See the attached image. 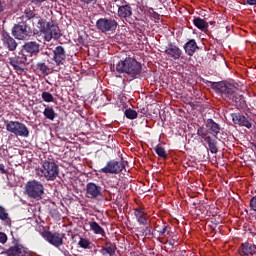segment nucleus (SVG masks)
<instances>
[{
	"label": "nucleus",
	"instance_id": "obj_1",
	"mask_svg": "<svg viewBox=\"0 0 256 256\" xmlns=\"http://www.w3.org/2000/svg\"><path fill=\"white\" fill-rule=\"evenodd\" d=\"M36 27L40 33L44 36V41H51L52 39H59L61 37V30L59 26L53 22H47V20L41 17H35Z\"/></svg>",
	"mask_w": 256,
	"mask_h": 256
},
{
	"label": "nucleus",
	"instance_id": "obj_2",
	"mask_svg": "<svg viewBox=\"0 0 256 256\" xmlns=\"http://www.w3.org/2000/svg\"><path fill=\"white\" fill-rule=\"evenodd\" d=\"M143 66L139 61L133 57H126L124 60H120L116 65V71L118 73H125L130 77H137L141 74Z\"/></svg>",
	"mask_w": 256,
	"mask_h": 256
},
{
	"label": "nucleus",
	"instance_id": "obj_3",
	"mask_svg": "<svg viewBox=\"0 0 256 256\" xmlns=\"http://www.w3.org/2000/svg\"><path fill=\"white\" fill-rule=\"evenodd\" d=\"M37 175L42 179H46V181H55L59 177V165H57L55 159L46 158L37 170Z\"/></svg>",
	"mask_w": 256,
	"mask_h": 256
},
{
	"label": "nucleus",
	"instance_id": "obj_4",
	"mask_svg": "<svg viewBox=\"0 0 256 256\" xmlns=\"http://www.w3.org/2000/svg\"><path fill=\"white\" fill-rule=\"evenodd\" d=\"M213 129H197V135L208 145V149L210 153L215 155L219 153V146H217V137H219V133L213 132Z\"/></svg>",
	"mask_w": 256,
	"mask_h": 256
},
{
	"label": "nucleus",
	"instance_id": "obj_5",
	"mask_svg": "<svg viewBox=\"0 0 256 256\" xmlns=\"http://www.w3.org/2000/svg\"><path fill=\"white\" fill-rule=\"evenodd\" d=\"M127 162L125 161H117V160H109L106 165L99 170V173H104L105 175H119V173H123V171H127L126 169Z\"/></svg>",
	"mask_w": 256,
	"mask_h": 256
},
{
	"label": "nucleus",
	"instance_id": "obj_6",
	"mask_svg": "<svg viewBox=\"0 0 256 256\" xmlns=\"http://www.w3.org/2000/svg\"><path fill=\"white\" fill-rule=\"evenodd\" d=\"M26 195L31 199H41L45 193V187L37 180H31L25 186Z\"/></svg>",
	"mask_w": 256,
	"mask_h": 256
},
{
	"label": "nucleus",
	"instance_id": "obj_7",
	"mask_svg": "<svg viewBox=\"0 0 256 256\" xmlns=\"http://www.w3.org/2000/svg\"><path fill=\"white\" fill-rule=\"evenodd\" d=\"M3 254L7 256H31V251L23 246L18 239L12 238L11 246Z\"/></svg>",
	"mask_w": 256,
	"mask_h": 256
},
{
	"label": "nucleus",
	"instance_id": "obj_8",
	"mask_svg": "<svg viewBox=\"0 0 256 256\" xmlns=\"http://www.w3.org/2000/svg\"><path fill=\"white\" fill-rule=\"evenodd\" d=\"M43 239L50 243V245H53L54 247H61L63 245V237H65V234H61L59 232H51V231H46L44 230L41 233Z\"/></svg>",
	"mask_w": 256,
	"mask_h": 256
},
{
	"label": "nucleus",
	"instance_id": "obj_9",
	"mask_svg": "<svg viewBox=\"0 0 256 256\" xmlns=\"http://www.w3.org/2000/svg\"><path fill=\"white\" fill-rule=\"evenodd\" d=\"M119 23L115 19L100 18L96 22V27L102 33H109V31H115Z\"/></svg>",
	"mask_w": 256,
	"mask_h": 256
},
{
	"label": "nucleus",
	"instance_id": "obj_10",
	"mask_svg": "<svg viewBox=\"0 0 256 256\" xmlns=\"http://www.w3.org/2000/svg\"><path fill=\"white\" fill-rule=\"evenodd\" d=\"M254 239V244L244 242L240 245L238 253L240 256H255L256 255V232H251Z\"/></svg>",
	"mask_w": 256,
	"mask_h": 256
},
{
	"label": "nucleus",
	"instance_id": "obj_11",
	"mask_svg": "<svg viewBox=\"0 0 256 256\" xmlns=\"http://www.w3.org/2000/svg\"><path fill=\"white\" fill-rule=\"evenodd\" d=\"M217 89L225 99H233L237 91V87L231 83L220 82Z\"/></svg>",
	"mask_w": 256,
	"mask_h": 256
},
{
	"label": "nucleus",
	"instance_id": "obj_12",
	"mask_svg": "<svg viewBox=\"0 0 256 256\" xmlns=\"http://www.w3.org/2000/svg\"><path fill=\"white\" fill-rule=\"evenodd\" d=\"M87 199H102L103 188L94 182H89L86 185Z\"/></svg>",
	"mask_w": 256,
	"mask_h": 256
},
{
	"label": "nucleus",
	"instance_id": "obj_13",
	"mask_svg": "<svg viewBox=\"0 0 256 256\" xmlns=\"http://www.w3.org/2000/svg\"><path fill=\"white\" fill-rule=\"evenodd\" d=\"M117 15L120 19L129 21V19L133 17V8L131 7V4L122 2V4L118 7Z\"/></svg>",
	"mask_w": 256,
	"mask_h": 256
},
{
	"label": "nucleus",
	"instance_id": "obj_14",
	"mask_svg": "<svg viewBox=\"0 0 256 256\" xmlns=\"http://www.w3.org/2000/svg\"><path fill=\"white\" fill-rule=\"evenodd\" d=\"M12 35L19 40L27 39L29 37V27L27 24H18L13 27Z\"/></svg>",
	"mask_w": 256,
	"mask_h": 256
},
{
	"label": "nucleus",
	"instance_id": "obj_15",
	"mask_svg": "<svg viewBox=\"0 0 256 256\" xmlns=\"http://www.w3.org/2000/svg\"><path fill=\"white\" fill-rule=\"evenodd\" d=\"M154 231H157L159 237H173V231H171V226L167 222L157 223Z\"/></svg>",
	"mask_w": 256,
	"mask_h": 256
},
{
	"label": "nucleus",
	"instance_id": "obj_16",
	"mask_svg": "<svg viewBox=\"0 0 256 256\" xmlns=\"http://www.w3.org/2000/svg\"><path fill=\"white\" fill-rule=\"evenodd\" d=\"M165 53L167 54V57H169V59H174V61H177V59H180L181 55L183 54V52L173 44H169L166 47Z\"/></svg>",
	"mask_w": 256,
	"mask_h": 256
},
{
	"label": "nucleus",
	"instance_id": "obj_17",
	"mask_svg": "<svg viewBox=\"0 0 256 256\" xmlns=\"http://www.w3.org/2000/svg\"><path fill=\"white\" fill-rule=\"evenodd\" d=\"M134 216L136 217V220L139 223V225H147L149 223L147 212H145L144 208H136L134 210Z\"/></svg>",
	"mask_w": 256,
	"mask_h": 256
},
{
	"label": "nucleus",
	"instance_id": "obj_18",
	"mask_svg": "<svg viewBox=\"0 0 256 256\" xmlns=\"http://www.w3.org/2000/svg\"><path fill=\"white\" fill-rule=\"evenodd\" d=\"M65 49L63 46H57L54 50V61L56 65H63L66 59Z\"/></svg>",
	"mask_w": 256,
	"mask_h": 256
},
{
	"label": "nucleus",
	"instance_id": "obj_19",
	"mask_svg": "<svg viewBox=\"0 0 256 256\" xmlns=\"http://www.w3.org/2000/svg\"><path fill=\"white\" fill-rule=\"evenodd\" d=\"M2 41L5 47L9 49V51H15V49H17V42L15 41V39H13V37L9 36V33L7 32L2 33Z\"/></svg>",
	"mask_w": 256,
	"mask_h": 256
},
{
	"label": "nucleus",
	"instance_id": "obj_20",
	"mask_svg": "<svg viewBox=\"0 0 256 256\" xmlns=\"http://www.w3.org/2000/svg\"><path fill=\"white\" fill-rule=\"evenodd\" d=\"M50 134L58 137L60 141H69L71 139L69 132L65 129H51Z\"/></svg>",
	"mask_w": 256,
	"mask_h": 256
},
{
	"label": "nucleus",
	"instance_id": "obj_21",
	"mask_svg": "<svg viewBox=\"0 0 256 256\" xmlns=\"http://www.w3.org/2000/svg\"><path fill=\"white\" fill-rule=\"evenodd\" d=\"M197 49H199V46H197V42L195 41V39L189 40L184 45L185 53H187L190 57H193V55H195Z\"/></svg>",
	"mask_w": 256,
	"mask_h": 256
},
{
	"label": "nucleus",
	"instance_id": "obj_22",
	"mask_svg": "<svg viewBox=\"0 0 256 256\" xmlns=\"http://www.w3.org/2000/svg\"><path fill=\"white\" fill-rule=\"evenodd\" d=\"M233 122L235 125H240V127H247V129H251V122H249L245 116L235 115L233 117Z\"/></svg>",
	"mask_w": 256,
	"mask_h": 256
},
{
	"label": "nucleus",
	"instance_id": "obj_23",
	"mask_svg": "<svg viewBox=\"0 0 256 256\" xmlns=\"http://www.w3.org/2000/svg\"><path fill=\"white\" fill-rule=\"evenodd\" d=\"M90 231L94 233V235H101V237H106L105 229L99 225L96 221L89 222Z\"/></svg>",
	"mask_w": 256,
	"mask_h": 256
},
{
	"label": "nucleus",
	"instance_id": "obj_24",
	"mask_svg": "<svg viewBox=\"0 0 256 256\" xmlns=\"http://www.w3.org/2000/svg\"><path fill=\"white\" fill-rule=\"evenodd\" d=\"M194 25L199 29L200 31H207L209 29V23L205 21V19L200 17H195L193 19Z\"/></svg>",
	"mask_w": 256,
	"mask_h": 256
},
{
	"label": "nucleus",
	"instance_id": "obj_25",
	"mask_svg": "<svg viewBox=\"0 0 256 256\" xmlns=\"http://www.w3.org/2000/svg\"><path fill=\"white\" fill-rule=\"evenodd\" d=\"M106 245L107 246H103L100 250L101 255L114 256L115 251H117V246H115V244H112L111 242L107 243Z\"/></svg>",
	"mask_w": 256,
	"mask_h": 256
},
{
	"label": "nucleus",
	"instance_id": "obj_26",
	"mask_svg": "<svg viewBox=\"0 0 256 256\" xmlns=\"http://www.w3.org/2000/svg\"><path fill=\"white\" fill-rule=\"evenodd\" d=\"M39 47L37 42H28L24 45L25 51L31 53V55H37V53H39Z\"/></svg>",
	"mask_w": 256,
	"mask_h": 256
},
{
	"label": "nucleus",
	"instance_id": "obj_27",
	"mask_svg": "<svg viewBox=\"0 0 256 256\" xmlns=\"http://www.w3.org/2000/svg\"><path fill=\"white\" fill-rule=\"evenodd\" d=\"M154 151L156 153V155H158V157H160V159H163V161H167V159H169V154H167V151L165 150V148L161 145H156V147L154 148Z\"/></svg>",
	"mask_w": 256,
	"mask_h": 256
},
{
	"label": "nucleus",
	"instance_id": "obj_28",
	"mask_svg": "<svg viewBox=\"0 0 256 256\" xmlns=\"http://www.w3.org/2000/svg\"><path fill=\"white\" fill-rule=\"evenodd\" d=\"M43 115L46 119H49V121H55V117L57 116L55 110L51 107L45 108Z\"/></svg>",
	"mask_w": 256,
	"mask_h": 256
},
{
	"label": "nucleus",
	"instance_id": "obj_29",
	"mask_svg": "<svg viewBox=\"0 0 256 256\" xmlns=\"http://www.w3.org/2000/svg\"><path fill=\"white\" fill-rule=\"evenodd\" d=\"M8 131L17 137H29V129H8Z\"/></svg>",
	"mask_w": 256,
	"mask_h": 256
},
{
	"label": "nucleus",
	"instance_id": "obj_30",
	"mask_svg": "<svg viewBox=\"0 0 256 256\" xmlns=\"http://www.w3.org/2000/svg\"><path fill=\"white\" fill-rule=\"evenodd\" d=\"M9 64L17 71V73H23V68H21V62L16 58H9Z\"/></svg>",
	"mask_w": 256,
	"mask_h": 256
},
{
	"label": "nucleus",
	"instance_id": "obj_31",
	"mask_svg": "<svg viewBox=\"0 0 256 256\" xmlns=\"http://www.w3.org/2000/svg\"><path fill=\"white\" fill-rule=\"evenodd\" d=\"M6 129H26L25 125L17 122V121H10L6 125Z\"/></svg>",
	"mask_w": 256,
	"mask_h": 256
},
{
	"label": "nucleus",
	"instance_id": "obj_32",
	"mask_svg": "<svg viewBox=\"0 0 256 256\" xmlns=\"http://www.w3.org/2000/svg\"><path fill=\"white\" fill-rule=\"evenodd\" d=\"M37 69H39V71L44 73V75H49V73H51L53 67L49 68V66L45 65V63H38Z\"/></svg>",
	"mask_w": 256,
	"mask_h": 256
},
{
	"label": "nucleus",
	"instance_id": "obj_33",
	"mask_svg": "<svg viewBox=\"0 0 256 256\" xmlns=\"http://www.w3.org/2000/svg\"><path fill=\"white\" fill-rule=\"evenodd\" d=\"M96 139H99L100 141H107V139H111V134H109V132H107L106 130V133L105 131L101 130V132H99L97 135H96Z\"/></svg>",
	"mask_w": 256,
	"mask_h": 256
},
{
	"label": "nucleus",
	"instance_id": "obj_34",
	"mask_svg": "<svg viewBox=\"0 0 256 256\" xmlns=\"http://www.w3.org/2000/svg\"><path fill=\"white\" fill-rule=\"evenodd\" d=\"M125 116L127 117V119H137L138 114H137V111L131 108H128L125 110Z\"/></svg>",
	"mask_w": 256,
	"mask_h": 256
},
{
	"label": "nucleus",
	"instance_id": "obj_35",
	"mask_svg": "<svg viewBox=\"0 0 256 256\" xmlns=\"http://www.w3.org/2000/svg\"><path fill=\"white\" fill-rule=\"evenodd\" d=\"M144 226H145V228L142 229V231H140V233L142 234V237H148V236L153 235V232L151 231V226L149 225V223Z\"/></svg>",
	"mask_w": 256,
	"mask_h": 256
},
{
	"label": "nucleus",
	"instance_id": "obj_36",
	"mask_svg": "<svg viewBox=\"0 0 256 256\" xmlns=\"http://www.w3.org/2000/svg\"><path fill=\"white\" fill-rule=\"evenodd\" d=\"M42 99L43 101H45L46 103H53V94L49 93V92H43L42 93Z\"/></svg>",
	"mask_w": 256,
	"mask_h": 256
},
{
	"label": "nucleus",
	"instance_id": "obj_37",
	"mask_svg": "<svg viewBox=\"0 0 256 256\" xmlns=\"http://www.w3.org/2000/svg\"><path fill=\"white\" fill-rule=\"evenodd\" d=\"M78 245L82 249H89V245H91V241H89L88 239H85V238H80Z\"/></svg>",
	"mask_w": 256,
	"mask_h": 256
},
{
	"label": "nucleus",
	"instance_id": "obj_38",
	"mask_svg": "<svg viewBox=\"0 0 256 256\" xmlns=\"http://www.w3.org/2000/svg\"><path fill=\"white\" fill-rule=\"evenodd\" d=\"M0 219L1 221H7L9 219V213H7V209L3 206H0Z\"/></svg>",
	"mask_w": 256,
	"mask_h": 256
},
{
	"label": "nucleus",
	"instance_id": "obj_39",
	"mask_svg": "<svg viewBox=\"0 0 256 256\" xmlns=\"http://www.w3.org/2000/svg\"><path fill=\"white\" fill-rule=\"evenodd\" d=\"M213 133H218V137H216L219 141H221V139H223L224 141L227 139V133L224 132L223 130H215L212 129Z\"/></svg>",
	"mask_w": 256,
	"mask_h": 256
},
{
	"label": "nucleus",
	"instance_id": "obj_40",
	"mask_svg": "<svg viewBox=\"0 0 256 256\" xmlns=\"http://www.w3.org/2000/svg\"><path fill=\"white\" fill-rule=\"evenodd\" d=\"M207 129H219V124L215 123L213 119H208L206 122Z\"/></svg>",
	"mask_w": 256,
	"mask_h": 256
},
{
	"label": "nucleus",
	"instance_id": "obj_41",
	"mask_svg": "<svg viewBox=\"0 0 256 256\" xmlns=\"http://www.w3.org/2000/svg\"><path fill=\"white\" fill-rule=\"evenodd\" d=\"M16 58L19 60L20 65L27 63V56L23 52H20Z\"/></svg>",
	"mask_w": 256,
	"mask_h": 256
},
{
	"label": "nucleus",
	"instance_id": "obj_42",
	"mask_svg": "<svg viewBox=\"0 0 256 256\" xmlns=\"http://www.w3.org/2000/svg\"><path fill=\"white\" fill-rule=\"evenodd\" d=\"M7 241H9V237L7 236V234L5 232H0V244L5 245Z\"/></svg>",
	"mask_w": 256,
	"mask_h": 256
},
{
	"label": "nucleus",
	"instance_id": "obj_43",
	"mask_svg": "<svg viewBox=\"0 0 256 256\" xmlns=\"http://www.w3.org/2000/svg\"><path fill=\"white\" fill-rule=\"evenodd\" d=\"M25 16L27 19H35V12L33 10H25Z\"/></svg>",
	"mask_w": 256,
	"mask_h": 256
},
{
	"label": "nucleus",
	"instance_id": "obj_44",
	"mask_svg": "<svg viewBox=\"0 0 256 256\" xmlns=\"http://www.w3.org/2000/svg\"><path fill=\"white\" fill-rule=\"evenodd\" d=\"M80 3H84V5H91V3H97V0H80Z\"/></svg>",
	"mask_w": 256,
	"mask_h": 256
},
{
	"label": "nucleus",
	"instance_id": "obj_45",
	"mask_svg": "<svg viewBox=\"0 0 256 256\" xmlns=\"http://www.w3.org/2000/svg\"><path fill=\"white\" fill-rule=\"evenodd\" d=\"M244 5H256V0H242Z\"/></svg>",
	"mask_w": 256,
	"mask_h": 256
},
{
	"label": "nucleus",
	"instance_id": "obj_46",
	"mask_svg": "<svg viewBox=\"0 0 256 256\" xmlns=\"http://www.w3.org/2000/svg\"><path fill=\"white\" fill-rule=\"evenodd\" d=\"M0 173H2V175H5V173H7V170H5V165L0 164Z\"/></svg>",
	"mask_w": 256,
	"mask_h": 256
},
{
	"label": "nucleus",
	"instance_id": "obj_47",
	"mask_svg": "<svg viewBox=\"0 0 256 256\" xmlns=\"http://www.w3.org/2000/svg\"><path fill=\"white\" fill-rule=\"evenodd\" d=\"M45 1H47V0H31V3H35V4H37V3H45Z\"/></svg>",
	"mask_w": 256,
	"mask_h": 256
},
{
	"label": "nucleus",
	"instance_id": "obj_48",
	"mask_svg": "<svg viewBox=\"0 0 256 256\" xmlns=\"http://www.w3.org/2000/svg\"><path fill=\"white\" fill-rule=\"evenodd\" d=\"M250 145H251V147H254V149L256 150V143L255 142H251Z\"/></svg>",
	"mask_w": 256,
	"mask_h": 256
},
{
	"label": "nucleus",
	"instance_id": "obj_49",
	"mask_svg": "<svg viewBox=\"0 0 256 256\" xmlns=\"http://www.w3.org/2000/svg\"><path fill=\"white\" fill-rule=\"evenodd\" d=\"M3 11V4L0 2V13Z\"/></svg>",
	"mask_w": 256,
	"mask_h": 256
},
{
	"label": "nucleus",
	"instance_id": "obj_50",
	"mask_svg": "<svg viewBox=\"0 0 256 256\" xmlns=\"http://www.w3.org/2000/svg\"><path fill=\"white\" fill-rule=\"evenodd\" d=\"M168 243L169 245L173 246V241H169Z\"/></svg>",
	"mask_w": 256,
	"mask_h": 256
}]
</instances>
